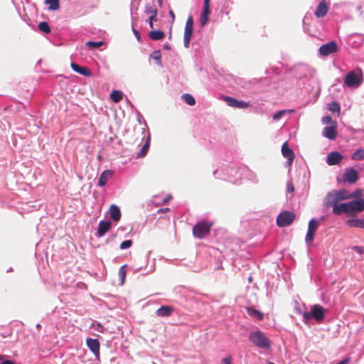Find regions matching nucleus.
Masks as SVG:
<instances>
[{
	"mask_svg": "<svg viewBox=\"0 0 364 364\" xmlns=\"http://www.w3.org/2000/svg\"><path fill=\"white\" fill-rule=\"evenodd\" d=\"M250 341L256 347L268 350L271 347L269 339L260 331H252L249 334Z\"/></svg>",
	"mask_w": 364,
	"mask_h": 364,
	"instance_id": "obj_4",
	"label": "nucleus"
},
{
	"mask_svg": "<svg viewBox=\"0 0 364 364\" xmlns=\"http://www.w3.org/2000/svg\"><path fill=\"white\" fill-rule=\"evenodd\" d=\"M338 203L339 200L337 198L335 190H333L327 193L323 202V205L325 207L333 208Z\"/></svg>",
	"mask_w": 364,
	"mask_h": 364,
	"instance_id": "obj_16",
	"label": "nucleus"
},
{
	"mask_svg": "<svg viewBox=\"0 0 364 364\" xmlns=\"http://www.w3.org/2000/svg\"><path fill=\"white\" fill-rule=\"evenodd\" d=\"M86 343L89 349L95 356L96 360H100V342L97 338H87Z\"/></svg>",
	"mask_w": 364,
	"mask_h": 364,
	"instance_id": "obj_12",
	"label": "nucleus"
},
{
	"mask_svg": "<svg viewBox=\"0 0 364 364\" xmlns=\"http://www.w3.org/2000/svg\"><path fill=\"white\" fill-rule=\"evenodd\" d=\"M351 249L359 255L364 254V247L363 246H353V247H351Z\"/></svg>",
	"mask_w": 364,
	"mask_h": 364,
	"instance_id": "obj_49",
	"label": "nucleus"
},
{
	"mask_svg": "<svg viewBox=\"0 0 364 364\" xmlns=\"http://www.w3.org/2000/svg\"><path fill=\"white\" fill-rule=\"evenodd\" d=\"M346 224L349 228L364 229V218H356L355 216L348 219Z\"/></svg>",
	"mask_w": 364,
	"mask_h": 364,
	"instance_id": "obj_18",
	"label": "nucleus"
},
{
	"mask_svg": "<svg viewBox=\"0 0 364 364\" xmlns=\"http://www.w3.org/2000/svg\"><path fill=\"white\" fill-rule=\"evenodd\" d=\"M203 9H210V0H204Z\"/></svg>",
	"mask_w": 364,
	"mask_h": 364,
	"instance_id": "obj_53",
	"label": "nucleus"
},
{
	"mask_svg": "<svg viewBox=\"0 0 364 364\" xmlns=\"http://www.w3.org/2000/svg\"><path fill=\"white\" fill-rule=\"evenodd\" d=\"M318 226V221L316 218H312L309 222L308 230L305 237V242L307 245L310 244L314 238L315 232Z\"/></svg>",
	"mask_w": 364,
	"mask_h": 364,
	"instance_id": "obj_9",
	"label": "nucleus"
},
{
	"mask_svg": "<svg viewBox=\"0 0 364 364\" xmlns=\"http://www.w3.org/2000/svg\"><path fill=\"white\" fill-rule=\"evenodd\" d=\"M149 26L150 28H154V22L149 21Z\"/></svg>",
	"mask_w": 364,
	"mask_h": 364,
	"instance_id": "obj_58",
	"label": "nucleus"
},
{
	"mask_svg": "<svg viewBox=\"0 0 364 364\" xmlns=\"http://www.w3.org/2000/svg\"><path fill=\"white\" fill-rule=\"evenodd\" d=\"M247 312L250 316H255L259 320H262L263 318V314L258 310L252 308H248Z\"/></svg>",
	"mask_w": 364,
	"mask_h": 364,
	"instance_id": "obj_38",
	"label": "nucleus"
},
{
	"mask_svg": "<svg viewBox=\"0 0 364 364\" xmlns=\"http://www.w3.org/2000/svg\"><path fill=\"white\" fill-rule=\"evenodd\" d=\"M294 110L293 109H281V110H278L272 116V119L274 121H278L279 120L282 116H284L285 114H287V113H291Z\"/></svg>",
	"mask_w": 364,
	"mask_h": 364,
	"instance_id": "obj_37",
	"label": "nucleus"
},
{
	"mask_svg": "<svg viewBox=\"0 0 364 364\" xmlns=\"http://www.w3.org/2000/svg\"><path fill=\"white\" fill-rule=\"evenodd\" d=\"M224 100L228 106L232 107L246 109L250 106L249 102L237 100L232 97L225 96Z\"/></svg>",
	"mask_w": 364,
	"mask_h": 364,
	"instance_id": "obj_10",
	"label": "nucleus"
},
{
	"mask_svg": "<svg viewBox=\"0 0 364 364\" xmlns=\"http://www.w3.org/2000/svg\"><path fill=\"white\" fill-rule=\"evenodd\" d=\"M123 95L124 94L122 91L114 90L110 93L109 98L114 102L118 103L122 100Z\"/></svg>",
	"mask_w": 364,
	"mask_h": 364,
	"instance_id": "obj_30",
	"label": "nucleus"
},
{
	"mask_svg": "<svg viewBox=\"0 0 364 364\" xmlns=\"http://www.w3.org/2000/svg\"><path fill=\"white\" fill-rule=\"evenodd\" d=\"M163 48L166 50H171V46L168 43H165L163 46Z\"/></svg>",
	"mask_w": 364,
	"mask_h": 364,
	"instance_id": "obj_57",
	"label": "nucleus"
},
{
	"mask_svg": "<svg viewBox=\"0 0 364 364\" xmlns=\"http://www.w3.org/2000/svg\"><path fill=\"white\" fill-rule=\"evenodd\" d=\"M363 194V191L360 188L355 190L353 192L350 193V198H358Z\"/></svg>",
	"mask_w": 364,
	"mask_h": 364,
	"instance_id": "obj_46",
	"label": "nucleus"
},
{
	"mask_svg": "<svg viewBox=\"0 0 364 364\" xmlns=\"http://www.w3.org/2000/svg\"><path fill=\"white\" fill-rule=\"evenodd\" d=\"M335 192L339 201L350 199V193L346 189L335 190Z\"/></svg>",
	"mask_w": 364,
	"mask_h": 364,
	"instance_id": "obj_32",
	"label": "nucleus"
},
{
	"mask_svg": "<svg viewBox=\"0 0 364 364\" xmlns=\"http://www.w3.org/2000/svg\"><path fill=\"white\" fill-rule=\"evenodd\" d=\"M136 120L138 122V123L141 125H144L146 127H147V124H146V122L145 121V119H144L142 114L138 111V110H136Z\"/></svg>",
	"mask_w": 364,
	"mask_h": 364,
	"instance_id": "obj_44",
	"label": "nucleus"
},
{
	"mask_svg": "<svg viewBox=\"0 0 364 364\" xmlns=\"http://www.w3.org/2000/svg\"><path fill=\"white\" fill-rule=\"evenodd\" d=\"M328 109L331 112H332L333 113H338V114L340 113L341 107H340V105L337 102L333 101V102H330L328 105Z\"/></svg>",
	"mask_w": 364,
	"mask_h": 364,
	"instance_id": "obj_40",
	"label": "nucleus"
},
{
	"mask_svg": "<svg viewBox=\"0 0 364 364\" xmlns=\"http://www.w3.org/2000/svg\"><path fill=\"white\" fill-rule=\"evenodd\" d=\"M150 58L154 60L158 65L162 66L161 50H156L153 51L150 54Z\"/></svg>",
	"mask_w": 364,
	"mask_h": 364,
	"instance_id": "obj_35",
	"label": "nucleus"
},
{
	"mask_svg": "<svg viewBox=\"0 0 364 364\" xmlns=\"http://www.w3.org/2000/svg\"><path fill=\"white\" fill-rule=\"evenodd\" d=\"M211 224L206 222H198L193 228L194 237L202 239L210 232Z\"/></svg>",
	"mask_w": 364,
	"mask_h": 364,
	"instance_id": "obj_7",
	"label": "nucleus"
},
{
	"mask_svg": "<svg viewBox=\"0 0 364 364\" xmlns=\"http://www.w3.org/2000/svg\"><path fill=\"white\" fill-rule=\"evenodd\" d=\"M343 178L345 181L350 183H354L358 179V172L353 168H348L343 175Z\"/></svg>",
	"mask_w": 364,
	"mask_h": 364,
	"instance_id": "obj_14",
	"label": "nucleus"
},
{
	"mask_svg": "<svg viewBox=\"0 0 364 364\" xmlns=\"http://www.w3.org/2000/svg\"><path fill=\"white\" fill-rule=\"evenodd\" d=\"M150 141H151V136H150V134H149L144 144L142 146V147L140 149V151L136 155L137 159L144 157V156H146V154H147L148 150L150 147Z\"/></svg>",
	"mask_w": 364,
	"mask_h": 364,
	"instance_id": "obj_27",
	"label": "nucleus"
},
{
	"mask_svg": "<svg viewBox=\"0 0 364 364\" xmlns=\"http://www.w3.org/2000/svg\"><path fill=\"white\" fill-rule=\"evenodd\" d=\"M245 167L236 165H223L213 172L215 178L227 181L231 183H237L242 178Z\"/></svg>",
	"mask_w": 364,
	"mask_h": 364,
	"instance_id": "obj_2",
	"label": "nucleus"
},
{
	"mask_svg": "<svg viewBox=\"0 0 364 364\" xmlns=\"http://www.w3.org/2000/svg\"><path fill=\"white\" fill-rule=\"evenodd\" d=\"M113 174L114 172L112 170L103 171L98 178V186L100 187L105 186L107 184L108 179L113 176Z\"/></svg>",
	"mask_w": 364,
	"mask_h": 364,
	"instance_id": "obj_21",
	"label": "nucleus"
},
{
	"mask_svg": "<svg viewBox=\"0 0 364 364\" xmlns=\"http://www.w3.org/2000/svg\"><path fill=\"white\" fill-rule=\"evenodd\" d=\"M157 21V14L151 15L148 19V21Z\"/></svg>",
	"mask_w": 364,
	"mask_h": 364,
	"instance_id": "obj_54",
	"label": "nucleus"
},
{
	"mask_svg": "<svg viewBox=\"0 0 364 364\" xmlns=\"http://www.w3.org/2000/svg\"><path fill=\"white\" fill-rule=\"evenodd\" d=\"M294 191V186L293 184L292 180L289 179L287 182V193H293Z\"/></svg>",
	"mask_w": 364,
	"mask_h": 364,
	"instance_id": "obj_48",
	"label": "nucleus"
},
{
	"mask_svg": "<svg viewBox=\"0 0 364 364\" xmlns=\"http://www.w3.org/2000/svg\"><path fill=\"white\" fill-rule=\"evenodd\" d=\"M45 3L48 5V9L50 11H56L60 7L59 0H46Z\"/></svg>",
	"mask_w": 364,
	"mask_h": 364,
	"instance_id": "obj_36",
	"label": "nucleus"
},
{
	"mask_svg": "<svg viewBox=\"0 0 364 364\" xmlns=\"http://www.w3.org/2000/svg\"><path fill=\"white\" fill-rule=\"evenodd\" d=\"M328 309L323 308L320 304H314L311 306L309 311H304L303 314V322L307 323L311 318L320 323L323 321Z\"/></svg>",
	"mask_w": 364,
	"mask_h": 364,
	"instance_id": "obj_3",
	"label": "nucleus"
},
{
	"mask_svg": "<svg viewBox=\"0 0 364 364\" xmlns=\"http://www.w3.org/2000/svg\"><path fill=\"white\" fill-rule=\"evenodd\" d=\"M111 227L112 223L109 220H100L98 225V229L95 233L96 237H102L110 230Z\"/></svg>",
	"mask_w": 364,
	"mask_h": 364,
	"instance_id": "obj_13",
	"label": "nucleus"
},
{
	"mask_svg": "<svg viewBox=\"0 0 364 364\" xmlns=\"http://www.w3.org/2000/svg\"><path fill=\"white\" fill-rule=\"evenodd\" d=\"M333 214L339 215L344 213H350V208L348 207V203H341L336 205L332 210Z\"/></svg>",
	"mask_w": 364,
	"mask_h": 364,
	"instance_id": "obj_24",
	"label": "nucleus"
},
{
	"mask_svg": "<svg viewBox=\"0 0 364 364\" xmlns=\"http://www.w3.org/2000/svg\"><path fill=\"white\" fill-rule=\"evenodd\" d=\"M267 364H275V363H272V362H270V361H268Z\"/></svg>",
	"mask_w": 364,
	"mask_h": 364,
	"instance_id": "obj_64",
	"label": "nucleus"
},
{
	"mask_svg": "<svg viewBox=\"0 0 364 364\" xmlns=\"http://www.w3.org/2000/svg\"><path fill=\"white\" fill-rule=\"evenodd\" d=\"M110 217L114 222H118L121 218V211L119 208L114 204H112L109 207Z\"/></svg>",
	"mask_w": 364,
	"mask_h": 364,
	"instance_id": "obj_26",
	"label": "nucleus"
},
{
	"mask_svg": "<svg viewBox=\"0 0 364 364\" xmlns=\"http://www.w3.org/2000/svg\"><path fill=\"white\" fill-rule=\"evenodd\" d=\"M182 98L184 100V101L191 106H193L196 104V100L194 97L188 93H185L182 95Z\"/></svg>",
	"mask_w": 364,
	"mask_h": 364,
	"instance_id": "obj_42",
	"label": "nucleus"
},
{
	"mask_svg": "<svg viewBox=\"0 0 364 364\" xmlns=\"http://www.w3.org/2000/svg\"><path fill=\"white\" fill-rule=\"evenodd\" d=\"M40 327H41V324L38 323V324L36 325V328H40Z\"/></svg>",
	"mask_w": 364,
	"mask_h": 364,
	"instance_id": "obj_63",
	"label": "nucleus"
},
{
	"mask_svg": "<svg viewBox=\"0 0 364 364\" xmlns=\"http://www.w3.org/2000/svg\"><path fill=\"white\" fill-rule=\"evenodd\" d=\"M126 267H127V264H124V265L121 266L119 269L118 274H119V277L121 280V284H123L125 282L126 273H127Z\"/></svg>",
	"mask_w": 364,
	"mask_h": 364,
	"instance_id": "obj_41",
	"label": "nucleus"
},
{
	"mask_svg": "<svg viewBox=\"0 0 364 364\" xmlns=\"http://www.w3.org/2000/svg\"><path fill=\"white\" fill-rule=\"evenodd\" d=\"M193 18L190 16L186 21L184 30L183 46L186 48H188L190 47V43L193 33Z\"/></svg>",
	"mask_w": 364,
	"mask_h": 364,
	"instance_id": "obj_8",
	"label": "nucleus"
},
{
	"mask_svg": "<svg viewBox=\"0 0 364 364\" xmlns=\"http://www.w3.org/2000/svg\"><path fill=\"white\" fill-rule=\"evenodd\" d=\"M168 14H169V16L171 17L172 18V22H173L175 21V15H174V13L172 10H170L168 11Z\"/></svg>",
	"mask_w": 364,
	"mask_h": 364,
	"instance_id": "obj_55",
	"label": "nucleus"
},
{
	"mask_svg": "<svg viewBox=\"0 0 364 364\" xmlns=\"http://www.w3.org/2000/svg\"><path fill=\"white\" fill-rule=\"evenodd\" d=\"M133 244V242L132 240H124L123 241L121 245H120V249L121 250H126V249H128L130 247H132Z\"/></svg>",
	"mask_w": 364,
	"mask_h": 364,
	"instance_id": "obj_45",
	"label": "nucleus"
},
{
	"mask_svg": "<svg viewBox=\"0 0 364 364\" xmlns=\"http://www.w3.org/2000/svg\"><path fill=\"white\" fill-rule=\"evenodd\" d=\"M134 22L135 21H132V31H133V33L134 35V36L136 37V38L137 39V41L139 42H141V35H140V33L139 31H137L135 28H134Z\"/></svg>",
	"mask_w": 364,
	"mask_h": 364,
	"instance_id": "obj_47",
	"label": "nucleus"
},
{
	"mask_svg": "<svg viewBox=\"0 0 364 364\" xmlns=\"http://www.w3.org/2000/svg\"><path fill=\"white\" fill-rule=\"evenodd\" d=\"M149 37L153 41H160L165 36V33L161 30H152L149 32Z\"/></svg>",
	"mask_w": 364,
	"mask_h": 364,
	"instance_id": "obj_28",
	"label": "nucleus"
},
{
	"mask_svg": "<svg viewBox=\"0 0 364 364\" xmlns=\"http://www.w3.org/2000/svg\"><path fill=\"white\" fill-rule=\"evenodd\" d=\"M3 358H4V355L0 354V361H1L0 364H16L12 360H9V359L4 360Z\"/></svg>",
	"mask_w": 364,
	"mask_h": 364,
	"instance_id": "obj_50",
	"label": "nucleus"
},
{
	"mask_svg": "<svg viewBox=\"0 0 364 364\" xmlns=\"http://www.w3.org/2000/svg\"><path fill=\"white\" fill-rule=\"evenodd\" d=\"M221 364H232V357L229 355L226 358H222Z\"/></svg>",
	"mask_w": 364,
	"mask_h": 364,
	"instance_id": "obj_51",
	"label": "nucleus"
},
{
	"mask_svg": "<svg viewBox=\"0 0 364 364\" xmlns=\"http://www.w3.org/2000/svg\"><path fill=\"white\" fill-rule=\"evenodd\" d=\"M103 44V41H87L85 45L91 49L97 48Z\"/></svg>",
	"mask_w": 364,
	"mask_h": 364,
	"instance_id": "obj_43",
	"label": "nucleus"
},
{
	"mask_svg": "<svg viewBox=\"0 0 364 364\" xmlns=\"http://www.w3.org/2000/svg\"><path fill=\"white\" fill-rule=\"evenodd\" d=\"M295 309H296V311H297V314L303 316V314L304 311H302V310L301 309V308L299 306H296Z\"/></svg>",
	"mask_w": 364,
	"mask_h": 364,
	"instance_id": "obj_56",
	"label": "nucleus"
},
{
	"mask_svg": "<svg viewBox=\"0 0 364 364\" xmlns=\"http://www.w3.org/2000/svg\"><path fill=\"white\" fill-rule=\"evenodd\" d=\"M322 122L323 124H330L333 122V119L331 116H326L323 117Z\"/></svg>",
	"mask_w": 364,
	"mask_h": 364,
	"instance_id": "obj_52",
	"label": "nucleus"
},
{
	"mask_svg": "<svg viewBox=\"0 0 364 364\" xmlns=\"http://www.w3.org/2000/svg\"><path fill=\"white\" fill-rule=\"evenodd\" d=\"M144 13L150 14V16L158 14V10L154 4V0H152L151 2H149L146 4L145 6Z\"/></svg>",
	"mask_w": 364,
	"mask_h": 364,
	"instance_id": "obj_31",
	"label": "nucleus"
},
{
	"mask_svg": "<svg viewBox=\"0 0 364 364\" xmlns=\"http://www.w3.org/2000/svg\"><path fill=\"white\" fill-rule=\"evenodd\" d=\"M289 75L293 77V83L298 89L304 90L306 93L312 92L317 87L315 96L318 97L321 89L318 79L316 77V71L306 64L299 63L289 70Z\"/></svg>",
	"mask_w": 364,
	"mask_h": 364,
	"instance_id": "obj_1",
	"label": "nucleus"
},
{
	"mask_svg": "<svg viewBox=\"0 0 364 364\" xmlns=\"http://www.w3.org/2000/svg\"><path fill=\"white\" fill-rule=\"evenodd\" d=\"M174 309L171 306H161L156 311V315L160 317H168L170 316Z\"/></svg>",
	"mask_w": 364,
	"mask_h": 364,
	"instance_id": "obj_25",
	"label": "nucleus"
},
{
	"mask_svg": "<svg viewBox=\"0 0 364 364\" xmlns=\"http://www.w3.org/2000/svg\"><path fill=\"white\" fill-rule=\"evenodd\" d=\"M352 160L360 161L364 159V149H358L355 150L350 156Z\"/></svg>",
	"mask_w": 364,
	"mask_h": 364,
	"instance_id": "obj_34",
	"label": "nucleus"
},
{
	"mask_svg": "<svg viewBox=\"0 0 364 364\" xmlns=\"http://www.w3.org/2000/svg\"><path fill=\"white\" fill-rule=\"evenodd\" d=\"M338 46L335 41L326 43L319 48V53L323 56H327L337 51Z\"/></svg>",
	"mask_w": 364,
	"mask_h": 364,
	"instance_id": "obj_11",
	"label": "nucleus"
},
{
	"mask_svg": "<svg viewBox=\"0 0 364 364\" xmlns=\"http://www.w3.org/2000/svg\"><path fill=\"white\" fill-rule=\"evenodd\" d=\"M167 210H168V208H164V209H161L160 210H161L162 212H164V211H166Z\"/></svg>",
	"mask_w": 364,
	"mask_h": 364,
	"instance_id": "obj_62",
	"label": "nucleus"
},
{
	"mask_svg": "<svg viewBox=\"0 0 364 364\" xmlns=\"http://www.w3.org/2000/svg\"><path fill=\"white\" fill-rule=\"evenodd\" d=\"M343 155L338 151H331L326 157V163L329 166L338 165L343 159Z\"/></svg>",
	"mask_w": 364,
	"mask_h": 364,
	"instance_id": "obj_15",
	"label": "nucleus"
},
{
	"mask_svg": "<svg viewBox=\"0 0 364 364\" xmlns=\"http://www.w3.org/2000/svg\"><path fill=\"white\" fill-rule=\"evenodd\" d=\"M282 153L283 156L287 159L289 164H291L294 159L295 155L287 141L284 142L282 146Z\"/></svg>",
	"mask_w": 364,
	"mask_h": 364,
	"instance_id": "obj_19",
	"label": "nucleus"
},
{
	"mask_svg": "<svg viewBox=\"0 0 364 364\" xmlns=\"http://www.w3.org/2000/svg\"><path fill=\"white\" fill-rule=\"evenodd\" d=\"M159 4L161 6L162 4V0H157Z\"/></svg>",
	"mask_w": 364,
	"mask_h": 364,
	"instance_id": "obj_61",
	"label": "nucleus"
},
{
	"mask_svg": "<svg viewBox=\"0 0 364 364\" xmlns=\"http://www.w3.org/2000/svg\"><path fill=\"white\" fill-rule=\"evenodd\" d=\"M358 73L355 70L348 72L345 78L343 86L348 88H357L363 81V73L360 69H358Z\"/></svg>",
	"mask_w": 364,
	"mask_h": 364,
	"instance_id": "obj_5",
	"label": "nucleus"
},
{
	"mask_svg": "<svg viewBox=\"0 0 364 364\" xmlns=\"http://www.w3.org/2000/svg\"><path fill=\"white\" fill-rule=\"evenodd\" d=\"M210 14V9H203L200 16V24L201 27H204L206 25Z\"/></svg>",
	"mask_w": 364,
	"mask_h": 364,
	"instance_id": "obj_29",
	"label": "nucleus"
},
{
	"mask_svg": "<svg viewBox=\"0 0 364 364\" xmlns=\"http://www.w3.org/2000/svg\"><path fill=\"white\" fill-rule=\"evenodd\" d=\"M38 27V29L44 33H50L51 31L50 26L46 21L40 22Z\"/></svg>",
	"mask_w": 364,
	"mask_h": 364,
	"instance_id": "obj_39",
	"label": "nucleus"
},
{
	"mask_svg": "<svg viewBox=\"0 0 364 364\" xmlns=\"http://www.w3.org/2000/svg\"><path fill=\"white\" fill-rule=\"evenodd\" d=\"M71 68L75 73L85 77H90L92 75V71L88 68L80 66L74 62L71 63Z\"/></svg>",
	"mask_w": 364,
	"mask_h": 364,
	"instance_id": "obj_20",
	"label": "nucleus"
},
{
	"mask_svg": "<svg viewBox=\"0 0 364 364\" xmlns=\"http://www.w3.org/2000/svg\"><path fill=\"white\" fill-rule=\"evenodd\" d=\"M138 6L139 2L137 0H132L130 4V11H131V17H132V21H137V16H135L134 11H136L138 10Z\"/></svg>",
	"mask_w": 364,
	"mask_h": 364,
	"instance_id": "obj_33",
	"label": "nucleus"
},
{
	"mask_svg": "<svg viewBox=\"0 0 364 364\" xmlns=\"http://www.w3.org/2000/svg\"><path fill=\"white\" fill-rule=\"evenodd\" d=\"M337 130L336 126H327L323 128V135L330 139L334 140L337 136Z\"/></svg>",
	"mask_w": 364,
	"mask_h": 364,
	"instance_id": "obj_23",
	"label": "nucleus"
},
{
	"mask_svg": "<svg viewBox=\"0 0 364 364\" xmlns=\"http://www.w3.org/2000/svg\"><path fill=\"white\" fill-rule=\"evenodd\" d=\"M296 215L294 212L289 210L282 211L277 218V225L279 228L287 227L294 220Z\"/></svg>",
	"mask_w": 364,
	"mask_h": 364,
	"instance_id": "obj_6",
	"label": "nucleus"
},
{
	"mask_svg": "<svg viewBox=\"0 0 364 364\" xmlns=\"http://www.w3.org/2000/svg\"><path fill=\"white\" fill-rule=\"evenodd\" d=\"M328 7L325 1H321L317 6L314 14L317 18H322L325 16L328 12Z\"/></svg>",
	"mask_w": 364,
	"mask_h": 364,
	"instance_id": "obj_22",
	"label": "nucleus"
},
{
	"mask_svg": "<svg viewBox=\"0 0 364 364\" xmlns=\"http://www.w3.org/2000/svg\"><path fill=\"white\" fill-rule=\"evenodd\" d=\"M350 212L361 213L364 210V199L358 198L348 202Z\"/></svg>",
	"mask_w": 364,
	"mask_h": 364,
	"instance_id": "obj_17",
	"label": "nucleus"
},
{
	"mask_svg": "<svg viewBox=\"0 0 364 364\" xmlns=\"http://www.w3.org/2000/svg\"><path fill=\"white\" fill-rule=\"evenodd\" d=\"M13 271V268L12 267H10L9 269H7L6 272H11Z\"/></svg>",
	"mask_w": 364,
	"mask_h": 364,
	"instance_id": "obj_59",
	"label": "nucleus"
},
{
	"mask_svg": "<svg viewBox=\"0 0 364 364\" xmlns=\"http://www.w3.org/2000/svg\"><path fill=\"white\" fill-rule=\"evenodd\" d=\"M168 198H166L163 200V202H164V203H165L168 202Z\"/></svg>",
	"mask_w": 364,
	"mask_h": 364,
	"instance_id": "obj_60",
	"label": "nucleus"
}]
</instances>
